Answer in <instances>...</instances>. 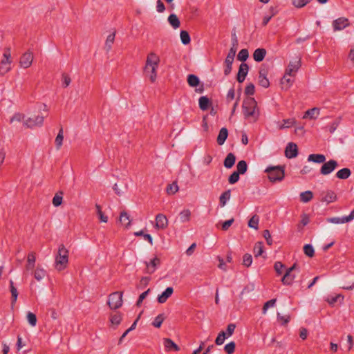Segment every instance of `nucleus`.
I'll list each match as a JSON object with an SVG mask.
<instances>
[{"mask_svg":"<svg viewBox=\"0 0 354 354\" xmlns=\"http://www.w3.org/2000/svg\"><path fill=\"white\" fill-rule=\"evenodd\" d=\"M46 274V272L43 268H39V267L37 268L34 272V277L37 281H39L44 278V277Z\"/></svg>","mask_w":354,"mask_h":354,"instance_id":"nucleus-46","label":"nucleus"},{"mask_svg":"<svg viewBox=\"0 0 354 354\" xmlns=\"http://www.w3.org/2000/svg\"><path fill=\"white\" fill-rule=\"evenodd\" d=\"M339 297H342V299H344V296H342V295L339 294V295H336L335 296H333V295H330L327 297L326 299V301L330 304V305H334L337 301V299Z\"/></svg>","mask_w":354,"mask_h":354,"instance_id":"nucleus-61","label":"nucleus"},{"mask_svg":"<svg viewBox=\"0 0 354 354\" xmlns=\"http://www.w3.org/2000/svg\"><path fill=\"white\" fill-rule=\"evenodd\" d=\"M285 268V265L280 261L275 262L274 265V270L278 275H281L283 273V269Z\"/></svg>","mask_w":354,"mask_h":354,"instance_id":"nucleus-59","label":"nucleus"},{"mask_svg":"<svg viewBox=\"0 0 354 354\" xmlns=\"http://www.w3.org/2000/svg\"><path fill=\"white\" fill-rule=\"evenodd\" d=\"M319 111L320 109L317 107L310 109L306 111L304 118H308L310 119H315L318 116Z\"/></svg>","mask_w":354,"mask_h":354,"instance_id":"nucleus-29","label":"nucleus"},{"mask_svg":"<svg viewBox=\"0 0 354 354\" xmlns=\"http://www.w3.org/2000/svg\"><path fill=\"white\" fill-rule=\"evenodd\" d=\"M225 338H227L225 332L223 330L221 331L215 339V344L216 345L223 344Z\"/></svg>","mask_w":354,"mask_h":354,"instance_id":"nucleus-54","label":"nucleus"},{"mask_svg":"<svg viewBox=\"0 0 354 354\" xmlns=\"http://www.w3.org/2000/svg\"><path fill=\"white\" fill-rule=\"evenodd\" d=\"M298 147L294 142H289L285 149V156L290 159L296 158L298 156Z\"/></svg>","mask_w":354,"mask_h":354,"instance_id":"nucleus-11","label":"nucleus"},{"mask_svg":"<svg viewBox=\"0 0 354 354\" xmlns=\"http://www.w3.org/2000/svg\"><path fill=\"white\" fill-rule=\"evenodd\" d=\"M10 283V291L11 292V305L13 306L17 299L18 291L17 288L14 286V282L12 279L9 281Z\"/></svg>","mask_w":354,"mask_h":354,"instance_id":"nucleus-24","label":"nucleus"},{"mask_svg":"<svg viewBox=\"0 0 354 354\" xmlns=\"http://www.w3.org/2000/svg\"><path fill=\"white\" fill-rule=\"evenodd\" d=\"M235 55L234 49H230L229 53L225 59V65H232Z\"/></svg>","mask_w":354,"mask_h":354,"instance_id":"nucleus-44","label":"nucleus"},{"mask_svg":"<svg viewBox=\"0 0 354 354\" xmlns=\"http://www.w3.org/2000/svg\"><path fill=\"white\" fill-rule=\"evenodd\" d=\"M244 92L246 95H253L255 92V86L254 84L249 83L245 88Z\"/></svg>","mask_w":354,"mask_h":354,"instance_id":"nucleus-60","label":"nucleus"},{"mask_svg":"<svg viewBox=\"0 0 354 354\" xmlns=\"http://www.w3.org/2000/svg\"><path fill=\"white\" fill-rule=\"evenodd\" d=\"M160 260L157 257H154L150 262L145 261L147 272L152 274L156 270L157 266L160 265Z\"/></svg>","mask_w":354,"mask_h":354,"instance_id":"nucleus-18","label":"nucleus"},{"mask_svg":"<svg viewBox=\"0 0 354 354\" xmlns=\"http://www.w3.org/2000/svg\"><path fill=\"white\" fill-rule=\"evenodd\" d=\"M264 171L268 174V179L272 183L281 181L285 177L284 167L283 166H269Z\"/></svg>","mask_w":354,"mask_h":354,"instance_id":"nucleus-4","label":"nucleus"},{"mask_svg":"<svg viewBox=\"0 0 354 354\" xmlns=\"http://www.w3.org/2000/svg\"><path fill=\"white\" fill-rule=\"evenodd\" d=\"M236 156L233 153H229L223 161V165L227 169H231L235 164Z\"/></svg>","mask_w":354,"mask_h":354,"instance_id":"nucleus-22","label":"nucleus"},{"mask_svg":"<svg viewBox=\"0 0 354 354\" xmlns=\"http://www.w3.org/2000/svg\"><path fill=\"white\" fill-rule=\"evenodd\" d=\"M248 170V163L245 160H240L236 165V170L239 174H244Z\"/></svg>","mask_w":354,"mask_h":354,"instance_id":"nucleus-34","label":"nucleus"},{"mask_svg":"<svg viewBox=\"0 0 354 354\" xmlns=\"http://www.w3.org/2000/svg\"><path fill=\"white\" fill-rule=\"evenodd\" d=\"M35 253H29L27 257V264L26 266V268L27 270H32L35 268Z\"/></svg>","mask_w":354,"mask_h":354,"instance_id":"nucleus-27","label":"nucleus"},{"mask_svg":"<svg viewBox=\"0 0 354 354\" xmlns=\"http://www.w3.org/2000/svg\"><path fill=\"white\" fill-rule=\"evenodd\" d=\"M164 345L167 350H174L176 351L180 350L179 346L169 338H165L164 339Z\"/></svg>","mask_w":354,"mask_h":354,"instance_id":"nucleus-32","label":"nucleus"},{"mask_svg":"<svg viewBox=\"0 0 354 354\" xmlns=\"http://www.w3.org/2000/svg\"><path fill=\"white\" fill-rule=\"evenodd\" d=\"M249 71V66L246 63H241L239 66V71L236 77L239 83L244 82Z\"/></svg>","mask_w":354,"mask_h":354,"instance_id":"nucleus-10","label":"nucleus"},{"mask_svg":"<svg viewBox=\"0 0 354 354\" xmlns=\"http://www.w3.org/2000/svg\"><path fill=\"white\" fill-rule=\"evenodd\" d=\"M296 270H299V266L297 263H295L291 267L286 270V272L281 279L283 284L286 286L292 285L295 278V274H292V272Z\"/></svg>","mask_w":354,"mask_h":354,"instance_id":"nucleus-6","label":"nucleus"},{"mask_svg":"<svg viewBox=\"0 0 354 354\" xmlns=\"http://www.w3.org/2000/svg\"><path fill=\"white\" fill-rule=\"evenodd\" d=\"M259 84L263 88H268L270 86V82L267 78V76H259L258 77Z\"/></svg>","mask_w":354,"mask_h":354,"instance_id":"nucleus-51","label":"nucleus"},{"mask_svg":"<svg viewBox=\"0 0 354 354\" xmlns=\"http://www.w3.org/2000/svg\"><path fill=\"white\" fill-rule=\"evenodd\" d=\"M95 207L97 209V214L98 215L99 219L102 222L106 223L108 221V217L105 216L104 212L102 211L101 206L98 204H96Z\"/></svg>","mask_w":354,"mask_h":354,"instance_id":"nucleus-48","label":"nucleus"},{"mask_svg":"<svg viewBox=\"0 0 354 354\" xmlns=\"http://www.w3.org/2000/svg\"><path fill=\"white\" fill-rule=\"evenodd\" d=\"M178 190V186L176 182L169 184L167 187L166 191L168 194H174Z\"/></svg>","mask_w":354,"mask_h":354,"instance_id":"nucleus-50","label":"nucleus"},{"mask_svg":"<svg viewBox=\"0 0 354 354\" xmlns=\"http://www.w3.org/2000/svg\"><path fill=\"white\" fill-rule=\"evenodd\" d=\"M26 317L30 325L32 326H36L37 319L36 315L34 313L28 312Z\"/></svg>","mask_w":354,"mask_h":354,"instance_id":"nucleus-58","label":"nucleus"},{"mask_svg":"<svg viewBox=\"0 0 354 354\" xmlns=\"http://www.w3.org/2000/svg\"><path fill=\"white\" fill-rule=\"evenodd\" d=\"M259 218L257 214L252 216L248 221V226L254 230H257L259 227Z\"/></svg>","mask_w":354,"mask_h":354,"instance_id":"nucleus-41","label":"nucleus"},{"mask_svg":"<svg viewBox=\"0 0 354 354\" xmlns=\"http://www.w3.org/2000/svg\"><path fill=\"white\" fill-rule=\"evenodd\" d=\"M166 317L163 313L159 314L158 316H156L152 322V325L155 328H160L162 322L165 319Z\"/></svg>","mask_w":354,"mask_h":354,"instance_id":"nucleus-39","label":"nucleus"},{"mask_svg":"<svg viewBox=\"0 0 354 354\" xmlns=\"http://www.w3.org/2000/svg\"><path fill=\"white\" fill-rule=\"evenodd\" d=\"M44 116L36 115L32 118H28L24 122V125L28 128H33L37 126H41L43 124Z\"/></svg>","mask_w":354,"mask_h":354,"instance_id":"nucleus-8","label":"nucleus"},{"mask_svg":"<svg viewBox=\"0 0 354 354\" xmlns=\"http://www.w3.org/2000/svg\"><path fill=\"white\" fill-rule=\"evenodd\" d=\"M248 57H249L248 50V49L244 48V49H241L239 51V53L237 55V59L239 61L242 62V63H245V62L248 59Z\"/></svg>","mask_w":354,"mask_h":354,"instance_id":"nucleus-43","label":"nucleus"},{"mask_svg":"<svg viewBox=\"0 0 354 354\" xmlns=\"http://www.w3.org/2000/svg\"><path fill=\"white\" fill-rule=\"evenodd\" d=\"M63 140H64V131H63V128L61 127V128L59 130L58 134L55 138V140L57 149H59L60 147H62Z\"/></svg>","mask_w":354,"mask_h":354,"instance_id":"nucleus-35","label":"nucleus"},{"mask_svg":"<svg viewBox=\"0 0 354 354\" xmlns=\"http://www.w3.org/2000/svg\"><path fill=\"white\" fill-rule=\"evenodd\" d=\"M198 105L202 111H206L212 105V102L207 96H202L198 100Z\"/></svg>","mask_w":354,"mask_h":354,"instance_id":"nucleus-23","label":"nucleus"},{"mask_svg":"<svg viewBox=\"0 0 354 354\" xmlns=\"http://www.w3.org/2000/svg\"><path fill=\"white\" fill-rule=\"evenodd\" d=\"M168 22L173 27V28L176 29L180 27V22L178 17L175 14H171L168 17Z\"/></svg>","mask_w":354,"mask_h":354,"instance_id":"nucleus-28","label":"nucleus"},{"mask_svg":"<svg viewBox=\"0 0 354 354\" xmlns=\"http://www.w3.org/2000/svg\"><path fill=\"white\" fill-rule=\"evenodd\" d=\"M63 194V192L59 191L54 196L52 202L55 207H59L62 203Z\"/></svg>","mask_w":354,"mask_h":354,"instance_id":"nucleus-38","label":"nucleus"},{"mask_svg":"<svg viewBox=\"0 0 354 354\" xmlns=\"http://www.w3.org/2000/svg\"><path fill=\"white\" fill-rule=\"evenodd\" d=\"M122 321V314L120 312H116L115 314H111L110 322L112 324L118 326Z\"/></svg>","mask_w":354,"mask_h":354,"instance_id":"nucleus-40","label":"nucleus"},{"mask_svg":"<svg viewBox=\"0 0 354 354\" xmlns=\"http://www.w3.org/2000/svg\"><path fill=\"white\" fill-rule=\"evenodd\" d=\"M160 62V57L154 53H150L146 59V64L144 67V73L149 74V80L153 83L157 77V68Z\"/></svg>","mask_w":354,"mask_h":354,"instance_id":"nucleus-1","label":"nucleus"},{"mask_svg":"<svg viewBox=\"0 0 354 354\" xmlns=\"http://www.w3.org/2000/svg\"><path fill=\"white\" fill-rule=\"evenodd\" d=\"M321 195H322V198L320 201L322 202H326V203H330L334 202L337 200V195L332 190H328L326 192H322L321 194Z\"/></svg>","mask_w":354,"mask_h":354,"instance_id":"nucleus-16","label":"nucleus"},{"mask_svg":"<svg viewBox=\"0 0 354 354\" xmlns=\"http://www.w3.org/2000/svg\"><path fill=\"white\" fill-rule=\"evenodd\" d=\"M243 113L245 119L252 117L256 121L259 117V112H256L257 102L254 97H248L243 102Z\"/></svg>","mask_w":354,"mask_h":354,"instance_id":"nucleus-2","label":"nucleus"},{"mask_svg":"<svg viewBox=\"0 0 354 354\" xmlns=\"http://www.w3.org/2000/svg\"><path fill=\"white\" fill-rule=\"evenodd\" d=\"M283 124L280 127V129L289 128L293 126L295 123V120L293 118L283 120Z\"/></svg>","mask_w":354,"mask_h":354,"instance_id":"nucleus-63","label":"nucleus"},{"mask_svg":"<svg viewBox=\"0 0 354 354\" xmlns=\"http://www.w3.org/2000/svg\"><path fill=\"white\" fill-rule=\"evenodd\" d=\"M187 81L188 83V85L190 87L196 88L198 86L200 85V80L198 77L194 74H189L187 75Z\"/></svg>","mask_w":354,"mask_h":354,"instance_id":"nucleus-25","label":"nucleus"},{"mask_svg":"<svg viewBox=\"0 0 354 354\" xmlns=\"http://www.w3.org/2000/svg\"><path fill=\"white\" fill-rule=\"evenodd\" d=\"M167 217L162 214H158L156 216V227L157 229H165L167 226Z\"/></svg>","mask_w":354,"mask_h":354,"instance_id":"nucleus-17","label":"nucleus"},{"mask_svg":"<svg viewBox=\"0 0 354 354\" xmlns=\"http://www.w3.org/2000/svg\"><path fill=\"white\" fill-rule=\"evenodd\" d=\"M228 137V130L225 127L220 129L218 135L216 138V142L218 145H223Z\"/></svg>","mask_w":354,"mask_h":354,"instance_id":"nucleus-19","label":"nucleus"},{"mask_svg":"<svg viewBox=\"0 0 354 354\" xmlns=\"http://www.w3.org/2000/svg\"><path fill=\"white\" fill-rule=\"evenodd\" d=\"M349 25L348 21L346 18L344 17H340L333 21V26L334 28V30H340L346 27H347Z\"/></svg>","mask_w":354,"mask_h":354,"instance_id":"nucleus-14","label":"nucleus"},{"mask_svg":"<svg viewBox=\"0 0 354 354\" xmlns=\"http://www.w3.org/2000/svg\"><path fill=\"white\" fill-rule=\"evenodd\" d=\"M123 292H114L109 295L107 304L113 310L120 308L122 306Z\"/></svg>","mask_w":354,"mask_h":354,"instance_id":"nucleus-5","label":"nucleus"},{"mask_svg":"<svg viewBox=\"0 0 354 354\" xmlns=\"http://www.w3.org/2000/svg\"><path fill=\"white\" fill-rule=\"evenodd\" d=\"M191 216V212L189 209H185L179 214L180 221L183 223L189 221Z\"/></svg>","mask_w":354,"mask_h":354,"instance_id":"nucleus-45","label":"nucleus"},{"mask_svg":"<svg viewBox=\"0 0 354 354\" xmlns=\"http://www.w3.org/2000/svg\"><path fill=\"white\" fill-rule=\"evenodd\" d=\"M134 235L136 236H142V237H144V239L145 240L148 241L149 243L151 245H153V239H152V236L149 234H145L142 230H140V231H138V232H136L134 233Z\"/></svg>","mask_w":354,"mask_h":354,"instance_id":"nucleus-52","label":"nucleus"},{"mask_svg":"<svg viewBox=\"0 0 354 354\" xmlns=\"http://www.w3.org/2000/svg\"><path fill=\"white\" fill-rule=\"evenodd\" d=\"M120 221L121 223L124 224L126 228H128L131 225V221L130 220L129 215L127 212H121L120 215Z\"/></svg>","mask_w":354,"mask_h":354,"instance_id":"nucleus-31","label":"nucleus"},{"mask_svg":"<svg viewBox=\"0 0 354 354\" xmlns=\"http://www.w3.org/2000/svg\"><path fill=\"white\" fill-rule=\"evenodd\" d=\"M304 252L308 257H313L315 255V250L311 244L304 245Z\"/></svg>","mask_w":354,"mask_h":354,"instance_id":"nucleus-47","label":"nucleus"},{"mask_svg":"<svg viewBox=\"0 0 354 354\" xmlns=\"http://www.w3.org/2000/svg\"><path fill=\"white\" fill-rule=\"evenodd\" d=\"M68 250L64 244L59 246L57 254L55 256V267L58 271L64 270L68 263Z\"/></svg>","mask_w":354,"mask_h":354,"instance_id":"nucleus-3","label":"nucleus"},{"mask_svg":"<svg viewBox=\"0 0 354 354\" xmlns=\"http://www.w3.org/2000/svg\"><path fill=\"white\" fill-rule=\"evenodd\" d=\"M252 263V257L250 254L246 253L243 257V265L247 268L250 267Z\"/></svg>","mask_w":354,"mask_h":354,"instance_id":"nucleus-55","label":"nucleus"},{"mask_svg":"<svg viewBox=\"0 0 354 354\" xmlns=\"http://www.w3.org/2000/svg\"><path fill=\"white\" fill-rule=\"evenodd\" d=\"M313 193L311 191H306L300 194V201L303 203H308L312 200Z\"/></svg>","mask_w":354,"mask_h":354,"instance_id":"nucleus-37","label":"nucleus"},{"mask_svg":"<svg viewBox=\"0 0 354 354\" xmlns=\"http://www.w3.org/2000/svg\"><path fill=\"white\" fill-rule=\"evenodd\" d=\"M174 292V288L172 287H167L165 291H163L157 297V301L159 304H164L167 300L171 296Z\"/></svg>","mask_w":354,"mask_h":354,"instance_id":"nucleus-15","label":"nucleus"},{"mask_svg":"<svg viewBox=\"0 0 354 354\" xmlns=\"http://www.w3.org/2000/svg\"><path fill=\"white\" fill-rule=\"evenodd\" d=\"M263 236L265 238L266 241V243L268 245H272V237H271V234H270V232L268 230H265L263 232Z\"/></svg>","mask_w":354,"mask_h":354,"instance_id":"nucleus-64","label":"nucleus"},{"mask_svg":"<svg viewBox=\"0 0 354 354\" xmlns=\"http://www.w3.org/2000/svg\"><path fill=\"white\" fill-rule=\"evenodd\" d=\"M308 161L318 164H323L326 161V156L324 154L312 153L308 156Z\"/></svg>","mask_w":354,"mask_h":354,"instance_id":"nucleus-21","label":"nucleus"},{"mask_svg":"<svg viewBox=\"0 0 354 354\" xmlns=\"http://www.w3.org/2000/svg\"><path fill=\"white\" fill-rule=\"evenodd\" d=\"M10 70V64L1 61L0 62V75H3Z\"/></svg>","mask_w":354,"mask_h":354,"instance_id":"nucleus-56","label":"nucleus"},{"mask_svg":"<svg viewBox=\"0 0 354 354\" xmlns=\"http://www.w3.org/2000/svg\"><path fill=\"white\" fill-rule=\"evenodd\" d=\"M241 174H239L237 171H233L228 178V182L230 184L233 185L236 183H237L240 178L239 176Z\"/></svg>","mask_w":354,"mask_h":354,"instance_id":"nucleus-53","label":"nucleus"},{"mask_svg":"<svg viewBox=\"0 0 354 354\" xmlns=\"http://www.w3.org/2000/svg\"><path fill=\"white\" fill-rule=\"evenodd\" d=\"M181 42L184 45H187L190 43L191 39L189 32L187 30H181L180 33Z\"/></svg>","mask_w":354,"mask_h":354,"instance_id":"nucleus-42","label":"nucleus"},{"mask_svg":"<svg viewBox=\"0 0 354 354\" xmlns=\"http://www.w3.org/2000/svg\"><path fill=\"white\" fill-rule=\"evenodd\" d=\"M276 301H277V299H272L266 301L262 308V313L266 314L267 312V310L270 307H273L275 305Z\"/></svg>","mask_w":354,"mask_h":354,"instance_id":"nucleus-57","label":"nucleus"},{"mask_svg":"<svg viewBox=\"0 0 354 354\" xmlns=\"http://www.w3.org/2000/svg\"><path fill=\"white\" fill-rule=\"evenodd\" d=\"M338 167V162L335 160H330L324 162L321 167L320 174L322 175H328L332 173Z\"/></svg>","mask_w":354,"mask_h":354,"instance_id":"nucleus-7","label":"nucleus"},{"mask_svg":"<svg viewBox=\"0 0 354 354\" xmlns=\"http://www.w3.org/2000/svg\"><path fill=\"white\" fill-rule=\"evenodd\" d=\"M266 55V50L263 48L256 49L253 53V58L255 62H262Z\"/></svg>","mask_w":354,"mask_h":354,"instance_id":"nucleus-20","label":"nucleus"},{"mask_svg":"<svg viewBox=\"0 0 354 354\" xmlns=\"http://www.w3.org/2000/svg\"><path fill=\"white\" fill-rule=\"evenodd\" d=\"M351 175V171L348 168H343L336 173V177L341 180H346Z\"/></svg>","mask_w":354,"mask_h":354,"instance_id":"nucleus-26","label":"nucleus"},{"mask_svg":"<svg viewBox=\"0 0 354 354\" xmlns=\"http://www.w3.org/2000/svg\"><path fill=\"white\" fill-rule=\"evenodd\" d=\"M354 218V209L351 212L348 216H343L342 218L339 217H331L328 218L327 221L331 223L339 224L348 223L352 221Z\"/></svg>","mask_w":354,"mask_h":354,"instance_id":"nucleus-12","label":"nucleus"},{"mask_svg":"<svg viewBox=\"0 0 354 354\" xmlns=\"http://www.w3.org/2000/svg\"><path fill=\"white\" fill-rule=\"evenodd\" d=\"M151 290L150 288L147 289L146 291L143 292L142 294L140 295L138 299L136 302V306L138 307L140 306L143 300L147 297V296L150 292Z\"/></svg>","mask_w":354,"mask_h":354,"instance_id":"nucleus-62","label":"nucleus"},{"mask_svg":"<svg viewBox=\"0 0 354 354\" xmlns=\"http://www.w3.org/2000/svg\"><path fill=\"white\" fill-rule=\"evenodd\" d=\"M115 30L113 31V33L108 35L106 39L104 48L106 49V52H109L112 48V45L115 40Z\"/></svg>","mask_w":354,"mask_h":354,"instance_id":"nucleus-30","label":"nucleus"},{"mask_svg":"<svg viewBox=\"0 0 354 354\" xmlns=\"http://www.w3.org/2000/svg\"><path fill=\"white\" fill-rule=\"evenodd\" d=\"M231 191L230 189L225 191L219 197V205L221 207H224L227 201L230 198Z\"/></svg>","mask_w":354,"mask_h":354,"instance_id":"nucleus-33","label":"nucleus"},{"mask_svg":"<svg viewBox=\"0 0 354 354\" xmlns=\"http://www.w3.org/2000/svg\"><path fill=\"white\" fill-rule=\"evenodd\" d=\"M236 348V344L234 342H230L225 344L224 346V351L227 354H233Z\"/></svg>","mask_w":354,"mask_h":354,"instance_id":"nucleus-49","label":"nucleus"},{"mask_svg":"<svg viewBox=\"0 0 354 354\" xmlns=\"http://www.w3.org/2000/svg\"><path fill=\"white\" fill-rule=\"evenodd\" d=\"M263 243L262 241H258L255 243L254 247V257H258L263 253Z\"/></svg>","mask_w":354,"mask_h":354,"instance_id":"nucleus-36","label":"nucleus"},{"mask_svg":"<svg viewBox=\"0 0 354 354\" xmlns=\"http://www.w3.org/2000/svg\"><path fill=\"white\" fill-rule=\"evenodd\" d=\"M33 60V54L30 50H28L27 52L24 53L19 61V64L21 67L24 68H27L30 67L32 63Z\"/></svg>","mask_w":354,"mask_h":354,"instance_id":"nucleus-9","label":"nucleus"},{"mask_svg":"<svg viewBox=\"0 0 354 354\" xmlns=\"http://www.w3.org/2000/svg\"><path fill=\"white\" fill-rule=\"evenodd\" d=\"M301 66V59H299L297 61L294 62H290L286 69V75H288L289 76H294L299 67Z\"/></svg>","mask_w":354,"mask_h":354,"instance_id":"nucleus-13","label":"nucleus"}]
</instances>
